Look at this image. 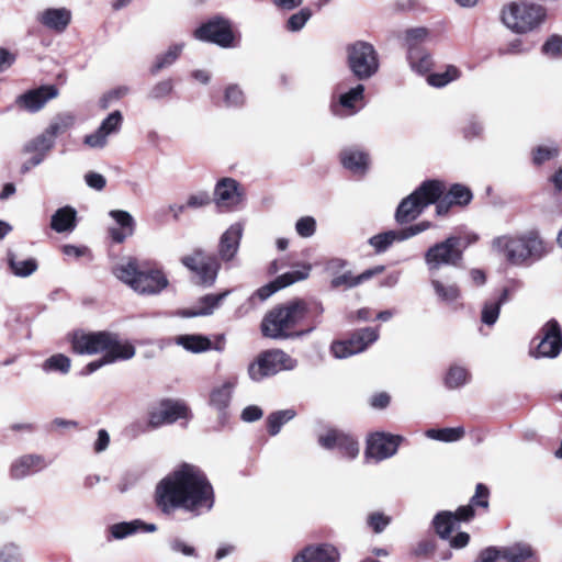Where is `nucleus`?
Instances as JSON below:
<instances>
[{"mask_svg":"<svg viewBox=\"0 0 562 562\" xmlns=\"http://www.w3.org/2000/svg\"><path fill=\"white\" fill-rule=\"evenodd\" d=\"M154 501L158 510L167 517L182 513L196 518L212 510L215 493L199 467L182 463L156 484Z\"/></svg>","mask_w":562,"mask_h":562,"instance_id":"obj_1","label":"nucleus"},{"mask_svg":"<svg viewBox=\"0 0 562 562\" xmlns=\"http://www.w3.org/2000/svg\"><path fill=\"white\" fill-rule=\"evenodd\" d=\"M323 306L319 303H307L303 300H292L284 304L278 305L269 311L260 325L262 336L271 339H289L302 337L312 333L319 319H315L314 325L305 330H295L297 324L306 317L311 312H315L317 316L322 315Z\"/></svg>","mask_w":562,"mask_h":562,"instance_id":"obj_2","label":"nucleus"},{"mask_svg":"<svg viewBox=\"0 0 562 562\" xmlns=\"http://www.w3.org/2000/svg\"><path fill=\"white\" fill-rule=\"evenodd\" d=\"M113 274L139 294L155 295L164 291L169 281L161 269L147 261L130 257L112 269Z\"/></svg>","mask_w":562,"mask_h":562,"instance_id":"obj_3","label":"nucleus"},{"mask_svg":"<svg viewBox=\"0 0 562 562\" xmlns=\"http://www.w3.org/2000/svg\"><path fill=\"white\" fill-rule=\"evenodd\" d=\"M492 247L514 266H529L547 252L543 239L535 231L496 237L492 241Z\"/></svg>","mask_w":562,"mask_h":562,"instance_id":"obj_4","label":"nucleus"},{"mask_svg":"<svg viewBox=\"0 0 562 562\" xmlns=\"http://www.w3.org/2000/svg\"><path fill=\"white\" fill-rule=\"evenodd\" d=\"M445 191L443 182L439 180L425 181L417 190L402 200L395 212V221L401 225L413 222L426 206L437 202Z\"/></svg>","mask_w":562,"mask_h":562,"instance_id":"obj_5","label":"nucleus"},{"mask_svg":"<svg viewBox=\"0 0 562 562\" xmlns=\"http://www.w3.org/2000/svg\"><path fill=\"white\" fill-rule=\"evenodd\" d=\"M546 16L541 5L527 2H512L502 10V21L515 33H527L539 26Z\"/></svg>","mask_w":562,"mask_h":562,"instance_id":"obj_6","label":"nucleus"},{"mask_svg":"<svg viewBox=\"0 0 562 562\" xmlns=\"http://www.w3.org/2000/svg\"><path fill=\"white\" fill-rule=\"evenodd\" d=\"M346 54L348 67L358 80H368L379 71V54L371 43H351L346 47Z\"/></svg>","mask_w":562,"mask_h":562,"instance_id":"obj_7","label":"nucleus"},{"mask_svg":"<svg viewBox=\"0 0 562 562\" xmlns=\"http://www.w3.org/2000/svg\"><path fill=\"white\" fill-rule=\"evenodd\" d=\"M297 360L281 349H271L261 352L248 367V375L259 382L265 378L277 374L280 371L295 369Z\"/></svg>","mask_w":562,"mask_h":562,"instance_id":"obj_8","label":"nucleus"},{"mask_svg":"<svg viewBox=\"0 0 562 562\" xmlns=\"http://www.w3.org/2000/svg\"><path fill=\"white\" fill-rule=\"evenodd\" d=\"M463 249L461 238L457 236H450L443 241L435 244L425 254L428 270L434 273L442 266H459L463 257Z\"/></svg>","mask_w":562,"mask_h":562,"instance_id":"obj_9","label":"nucleus"},{"mask_svg":"<svg viewBox=\"0 0 562 562\" xmlns=\"http://www.w3.org/2000/svg\"><path fill=\"white\" fill-rule=\"evenodd\" d=\"M183 266L190 269L204 285H212L220 270L218 259L202 249H195L191 255L181 259Z\"/></svg>","mask_w":562,"mask_h":562,"instance_id":"obj_10","label":"nucleus"},{"mask_svg":"<svg viewBox=\"0 0 562 562\" xmlns=\"http://www.w3.org/2000/svg\"><path fill=\"white\" fill-rule=\"evenodd\" d=\"M379 333L376 329L366 327L357 330L349 339L335 341L330 346L333 356L337 359H344L352 355L364 351L368 346L376 341Z\"/></svg>","mask_w":562,"mask_h":562,"instance_id":"obj_11","label":"nucleus"},{"mask_svg":"<svg viewBox=\"0 0 562 562\" xmlns=\"http://www.w3.org/2000/svg\"><path fill=\"white\" fill-rule=\"evenodd\" d=\"M194 36L204 42L227 48L235 46V36L231 23L224 19H214L195 30Z\"/></svg>","mask_w":562,"mask_h":562,"instance_id":"obj_12","label":"nucleus"},{"mask_svg":"<svg viewBox=\"0 0 562 562\" xmlns=\"http://www.w3.org/2000/svg\"><path fill=\"white\" fill-rule=\"evenodd\" d=\"M562 350V330L557 321H549L541 329L539 342L531 350L535 358H555Z\"/></svg>","mask_w":562,"mask_h":562,"instance_id":"obj_13","label":"nucleus"},{"mask_svg":"<svg viewBox=\"0 0 562 562\" xmlns=\"http://www.w3.org/2000/svg\"><path fill=\"white\" fill-rule=\"evenodd\" d=\"M474 517V509L471 505L460 506L456 512L442 510L435 515L432 527L437 536L448 540L457 525L461 521H469Z\"/></svg>","mask_w":562,"mask_h":562,"instance_id":"obj_14","label":"nucleus"},{"mask_svg":"<svg viewBox=\"0 0 562 562\" xmlns=\"http://www.w3.org/2000/svg\"><path fill=\"white\" fill-rule=\"evenodd\" d=\"M403 437L385 432H375L367 440L366 458L382 461L394 456Z\"/></svg>","mask_w":562,"mask_h":562,"instance_id":"obj_15","label":"nucleus"},{"mask_svg":"<svg viewBox=\"0 0 562 562\" xmlns=\"http://www.w3.org/2000/svg\"><path fill=\"white\" fill-rule=\"evenodd\" d=\"M189 407L181 401L164 400L149 413V425L159 427L164 424H172L181 418H188Z\"/></svg>","mask_w":562,"mask_h":562,"instance_id":"obj_16","label":"nucleus"},{"mask_svg":"<svg viewBox=\"0 0 562 562\" xmlns=\"http://www.w3.org/2000/svg\"><path fill=\"white\" fill-rule=\"evenodd\" d=\"M311 271V266H303L301 270H294L279 276L272 282L261 286L250 297L249 303L252 305L255 300H259L260 302L266 301L278 290L284 289L297 281L304 280L308 277Z\"/></svg>","mask_w":562,"mask_h":562,"instance_id":"obj_17","label":"nucleus"},{"mask_svg":"<svg viewBox=\"0 0 562 562\" xmlns=\"http://www.w3.org/2000/svg\"><path fill=\"white\" fill-rule=\"evenodd\" d=\"M109 342V333L97 331L86 333L77 330L71 335V347L74 352L79 355H94L103 352Z\"/></svg>","mask_w":562,"mask_h":562,"instance_id":"obj_18","label":"nucleus"},{"mask_svg":"<svg viewBox=\"0 0 562 562\" xmlns=\"http://www.w3.org/2000/svg\"><path fill=\"white\" fill-rule=\"evenodd\" d=\"M122 121L123 117L121 112L113 111L101 122L95 132L85 136V145L95 149L104 148L108 144V137L121 130Z\"/></svg>","mask_w":562,"mask_h":562,"instance_id":"obj_19","label":"nucleus"},{"mask_svg":"<svg viewBox=\"0 0 562 562\" xmlns=\"http://www.w3.org/2000/svg\"><path fill=\"white\" fill-rule=\"evenodd\" d=\"M319 445L325 449H339L342 456L355 459L359 453V443L351 436L338 430H329L319 436Z\"/></svg>","mask_w":562,"mask_h":562,"instance_id":"obj_20","label":"nucleus"},{"mask_svg":"<svg viewBox=\"0 0 562 562\" xmlns=\"http://www.w3.org/2000/svg\"><path fill=\"white\" fill-rule=\"evenodd\" d=\"M54 145L55 139L46 131L27 142L24 145L23 150L25 153H33L34 155L29 161H25L22 165V172H26L32 167L38 166L44 160L47 153L54 147Z\"/></svg>","mask_w":562,"mask_h":562,"instance_id":"obj_21","label":"nucleus"},{"mask_svg":"<svg viewBox=\"0 0 562 562\" xmlns=\"http://www.w3.org/2000/svg\"><path fill=\"white\" fill-rule=\"evenodd\" d=\"M214 196L218 206L227 209L235 207L243 201L239 184L232 178H224L217 182Z\"/></svg>","mask_w":562,"mask_h":562,"instance_id":"obj_22","label":"nucleus"},{"mask_svg":"<svg viewBox=\"0 0 562 562\" xmlns=\"http://www.w3.org/2000/svg\"><path fill=\"white\" fill-rule=\"evenodd\" d=\"M58 90L55 86H42L30 90L16 99V103L30 112L41 110L47 101L57 97Z\"/></svg>","mask_w":562,"mask_h":562,"instance_id":"obj_23","label":"nucleus"},{"mask_svg":"<svg viewBox=\"0 0 562 562\" xmlns=\"http://www.w3.org/2000/svg\"><path fill=\"white\" fill-rule=\"evenodd\" d=\"M109 215L116 226L109 228V235L114 243L122 244L126 238L134 235L136 222L131 213L123 210H112Z\"/></svg>","mask_w":562,"mask_h":562,"instance_id":"obj_24","label":"nucleus"},{"mask_svg":"<svg viewBox=\"0 0 562 562\" xmlns=\"http://www.w3.org/2000/svg\"><path fill=\"white\" fill-rule=\"evenodd\" d=\"M437 200L436 211L438 215H445L452 205H467L471 202L473 195L471 190L460 183L452 184L448 192Z\"/></svg>","mask_w":562,"mask_h":562,"instance_id":"obj_25","label":"nucleus"},{"mask_svg":"<svg viewBox=\"0 0 562 562\" xmlns=\"http://www.w3.org/2000/svg\"><path fill=\"white\" fill-rule=\"evenodd\" d=\"M243 232V224L234 223L223 233L218 244V256L223 261H231L236 256Z\"/></svg>","mask_w":562,"mask_h":562,"instance_id":"obj_26","label":"nucleus"},{"mask_svg":"<svg viewBox=\"0 0 562 562\" xmlns=\"http://www.w3.org/2000/svg\"><path fill=\"white\" fill-rule=\"evenodd\" d=\"M338 558L335 547L319 544L306 547L293 558V562H336Z\"/></svg>","mask_w":562,"mask_h":562,"instance_id":"obj_27","label":"nucleus"},{"mask_svg":"<svg viewBox=\"0 0 562 562\" xmlns=\"http://www.w3.org/2000/svg\"><path fill=\"white\" fill-rule=\"evenodd\" d=\"M45 467L44 459L37 454L22 456L12 462L10 476L13 480H21L36 473Z\"/></svg>","mask_w":562,"mask_h":562,"instance_id":"obj_28","label":"nucleus"},{"mask_svg":"<svg viewBox=\"0 0 562 562\" xmlns=\"http://www.w3.org/2000/svg\"><path fill=\"white\" fill-rule=\"evenodd\" d=\"M229 294V291H225L220 294H207L199 299L195 307L184 308L178 312V315L182 317H194L202 315H210L221 304V302Z\"/></svg>","mask_w":562,"mask_h":562,"instance_id":"obj_29","label":"nucleus"},{"mask_svg":"<svg viewBox=\"0 0 562 562\" xmlns=\"http://www.w3.org/2000/svg\"><path fill=\"white\" fill-rule=\"evenodd\" d=\"M71 20V12L66 8L46 9L38 15V21L49 30L63 32Z\"/></svg>","mask_w":562,"mask_h":562,"instance_id":"obj_30","label":"nucleus"},{"mask_svg":"<svg viewBox=\"0 0 562 562\" xmlns=\"http://www.w3.org/2000/svg\"><path fill=\"white\" fill-rule=\"evenodd\" d=\"M237 384L235 379L225 381L222 385L215 386L210 394V405L214 407L221 415H226L229 406L233 391Z\"/></svg>","mask_w":562,"mask_h":562,"instance_id":"obj_31","label":"nucleus"},{"mask_svg":"<svg viewBox=\"0 0 562 562\" xmlns=\"http://www.w3.org/2000/svg\"><path fill=\"white\" fill-rule=\"evenodd\" d=\"M105 357L110 363L128 360L135 356V348L127 341H120L115 335L109 334V342L106 348L103 350Z\"/></svg>","mask_w":562,"mask_h":562,"instance_id":"obj_32","label":"nucleus"},{"mask_svg":"<svg viewBox=\"0 0 562 562\" xmlns=\"http://www.w3.org/2000/svg\"><path fill=\"white\" fill-rule=\"evenodd\" d=\"M77 225V211L71 206L58 209L50 220V227L57 233L72 232Z\"/></svg>","mask_w":562,"mask_h":562,"instance_id":"obj_33","label":"nucleus"},{"mask_svg":"<svg viewBox=\"0 0 562 562\" xmlns=\"http://www.w3.org/2000/svg\"><path fill=\"white\" fill-rule=\"evenodd\" d=\"M383 270H384L383 266H376L372 269H368V270L363 271L362 273H360L357 277H353L350 272H346L341 276L334 278L331 280V285L334 288H338L341 285H345L347 288H352V286H356L364 281H368L373 276L381 273Z\"/></svg>","mask_w":562,"mask_h":562,"instance_id":"obj_34","label":"nucleus"},{"mask_svg":"<svg viewBox=\"0 0 562 562\" xmlns=\"http://www.w3.org/2000/svg\"><path fill=\"white\" fill-rule=\"evenodd\" d=\"M502 558L506 562H527L535 558V551L530 544L517 542L502 548Z\"/></svg>","mask_w":562,"mask_h":562,"instance_id":"obj_35","label":"nucleus"},{"mask_svg":"<svg viewBox=\"0 0 562 562\" xmlns=\"http://www.w3.org/2000/svg\"><path fill=\"white\" fill-rule=\"evenodd\" d=\"M341 162L353 173H363L368 168L369 159L368 155L362 151L347 149L341 154Z\"/></svg>","mask_w":562,"mask_h":562,"instance_id":"obj_36","label":"nucleus"},{"mask_svg":"<svg viewBox=\"0 0 562 562\" xmlns=\"http://www.w3.org/2000/svg\"><path fill=\"white\" fill-rule=\"evenodd\" d=\"M406 240L403 229L387 231L384 233L376 234L369 239V244L374 248L376 252H384L395 241Z\"/></svg>","mask_w":562,"mask_h":562,"instance_id":"obj_37","label":"nucleus"},{"mask_svg":"<svg viewBox=\"0 0 562 562\" xmlns=\"http://www.w3.org/2000/svg\"><path fill=\"white\" fill-rule=\"evenodd\" d=\"M508 301V290L504 289L502 294L494 300L485 302L481 319L484 324L494 325L498 318L501 306Z\"/></svg>","mask_w":562,"mask_h":562,"instance_id":"obj_38","label":"nucleus"},{"mask_svg":"<svg viewBox=\"0 0 562 562\" xmlns=\"http://www.w3.org/2000/svg\"><path fill=\"white\" fill-rule=\"evenodd\" d=\"M176 342L194 353L206 351L212 345L211 340L202 335H180L176 337Z\"/></svg>","mask_w":562,"mask_h":562,"instance_id":"obj_39","label":"nucleus"},{"mask_svg":"<svg viewBox=\"0 0 562 562\" xmlns=\"http://www.w3.org/2000/svg\"><path fill=\"white\" fill-rule=\"evenodd\" d=\"M407 58L412 69L418 74H426L432 67V58L424 48H411Z\"/></svg>","mask_w":562,"mask_h":562,"instance_id":"obj_40","label":"nucleus"},{"mask_svg":"<svg viewBox=\"0 0 562 562\" xmlns=\"http://www.w3.org/2000/svg\"><path fill=\"white\" fill-rule=\"evenodd\" d=\"M461 71L453 65H448L441 72H434L427 76V82L435 88L446 87L448 83L459 79Z\"/></svg>","mask_w":562,"mask_h":562,"instance_id":"obj_41","label":"nucleus"},{"mask_svg":"<svg viewBox=\"0 0 562 562\" xmlns=\"http://www.w3.org/2000/svg\"><path fill=\"white\" fill-rule=\"evenodd\" d=\"M471 379L470 372L461 366H451L445 376V385L454 390L469 383Z\"/></svg>","mask_w":562,"mask_h":562,"instance_id":"obj_42","label":"nucleus"},{"mask_svg":"<svg viewBox=\"0 0 562 562\" xmlns=\"http://www.w3.org/2000/svg\"><path fill=\"white\" fill-rule=\"evenodd\" d=\"M364 86L358 83L356 87L339 95V104L348 111V114L358 112L356 103L363 100Z\"/></svg>","mask_w":562,"mask_h":562,"instance_id":"obj_43","label":"nucleus"},{"mask_svg":"<svg viewBox=\"0 0 562 562\" xmlns=\"http://www.w3.org/2000/svg\"><path fill=\"white\" fill-rule=\"evenodd\" d=\"M75 124V116L71 113L57 114L46 127V132L56 139L57 136L66 133Z\"/></svg>","mask_w":562,"mask_h":562,"instance_id":"obj_44","label":"nucleus"},{"mask_svg":"<svg viewBox=\"0 0 562 562\" xmlns=\"http://www.w3.org/2000/svg\"><path fill=\"white\" fill-rule=\"evenodd\" d=\"M140 524V519H134L131 521H122L117 524H113L108 528L110 533L109 540H122L130 536L137 533L136 526Z\"/></svg>","mask_w":562,"mask_h":562,"instance_id":"obj_45","label":"nucleus"},{"mask_svg":"<svg viewBox=\"0 0 562 562\" xmlns=\"http://www.w3.org/2000/svg\"><path fill=\"white\" fill-rule=\"evenodd\" d=\"M295 417V411L283 409L271 413L267 418L268 431L271 436L280 432L281 427Z\"/></svg>","mask_w":562,"mask_h":562,"instance_id":"obj_46","label":"nucleus"},{"mask_svg":"<svg viewBox=\"0 0 562 562\" xmlns=\"http://www.w3.org/2000/svg\"><path fill=\"white\" fill-rule=\"evenodd\" d=\"M8 261H9V266H10L12 272L16 277H21V278L29 277L33 272H35L37 269V262L33 258L19 260L15 258V256H13L12 254H9Z\"/></svg>","mask_w":562,"mask_h":562,"instance_id":"obj_47","label":"nucleus"},{"mask_svg":"<svg viewBox=\"0 0 562 562\" xmlns=\"http://www.w3.org/2000/svg\"><path fill=\"white\" fill-rule=\"evenodd\" d=\"M426 436L430 439L453 442L460 440L464 436V428H441V429H428Z\"/></svg>","mask_w":562,"mask_h":562,"instance_id":"obj_48","label":"nucleus"},{"mask_svg":"<svg viewBox=\"0 0 562 562\" xmlns=\"http://www.w3.org/2000/svg\"><path fill=\"white\" fill-rule=\"evenodd\" d=\"M431 284L440 301L453 303L460 297V289L457 284H443L439 280H432Z\"/></svg>","mask_w":562,"mask_h":562,"instance_id":"obj_49","label":"nucleus"},{"mask_svg":"<svg viewBox=\"0 0 562 562\" xmlns=\"http://www.w3.org/2000/svg\"><path fill=\"white\" fill-rule=\"evenodd\" d=\"M182 47V44L172 45L165 54L157 56L156 63L151 68V72L157 74L159 70L173 64L176 59L179 57Z\"/></svg>","mask_w":562,"mask_h":562,"instance_id":"obj_50","label":"nucleus"},{"mask_svg":"<svg viewBox=\"0 0 562 562\" xmlns=\"http://www.w3.org/2000/svg\"><path fill=\"white\" fill-rule=\"evenodd\" d=\"M70 366L71 361L67 356L57 353L45 360L43 363V370L45 372L58 371L61 373H68Z\"/></svg>","mask_w":562,"mask_h":562,"instance_id":"obj_51","label":"nucleus"},{"mask_svg":"<svg viewBox=\"0 0 562 562\" xmlns=\"http://www.w3.org/2000/svg\"><path fill=\"white\" fill-rule=\"evenodd\" d=\"M405 34L407 50L409 52L413 47L422 48L419 44L428 37V30L425 27H415L407 30Z\"/></svg>","mask_w":562,"mask_h":562,"instance_id":"obj_52","label":"nucleus"},{"mask_svg":"<svg viewBox=\"0 0 562 562\" xmlns=\"http://www.w3.org/2000/svg\"><path fill=\"white\" fill-rule=\"evenodd\" d=\"M311 16V10L308 8H303L297 13H294L289 18L286 29L292 32H297L303 29Z\"/></svg>","mask_w":562,"mask_h":562,"instance_id":"obj_53","label":"nucleus"},{"mask_svg":"<svg viewBox=\"0 0 562 562\" xmlns=\"http://www.w3.org/2000/svg\"><path fill=\"white\" fill-rule=\"evenodd\" d=\"M542 53L552 58L562 56V37L560 35H551L541 48Z\"/></svg>","mask_w":562,"mask_h":562,"instance_id":"obj_54","label":"nucleus"},{"mask_svg":"<svg viewBox=\"0 0 562 562\" xmlns=\"http://www.w3.org/2000/svg\"><path fill=\"white\" fill-rule=\"evenodd\" d=\"M295 231L299 236L308 238L315 234L316 221L312 216H303L295 223Z\"/></svg>","mask_w":562,"mask_h":562,"instance_id":"obj_55","label":"nucleus"},{"mask_svg":"<svg viewBox=\"0 0 562 562\" xmlns=\"http://www.w3.org/2000/svg\"><path fill=\"white\" fill-rule=\"evenodd\" d=\"M224 99L227 106H240L245 102L244 92L237 85H231L226 88Z\"/></svg>","mask_w":562,"mask_h":562,"instance_id":"obj_56","label":"nucleus"},{"mask_svg":"<svg viewBox=\"0 0 562 562\" xmlns=\"http://www.w3.org/2000/svg\"><path fill=\"white\" fill-rule=\"evenodd\" d=\"M211 201V196L207 192L200 191L188 196L186 206L188 210H199L209 205Z\"/></svg>","mask_w":562,"mask_h":562,"instance_id":"obj_57","label":"nucleus"},{"mask_svg":"<svg viewBox=\"0 0 562 562\" xmlns=\"http://www.w3.org/2000/svg\"><path fill=\"white\" fill-rule=\"evenodd\" d=\"M558 155V148L555 146L546 147L539 146L533 150L532 161L535 165H542L547 160Z\"/></svg>","mask_w":562,"mask_h":562,"instance_id":"obj_58","label":"nucleus"},{"mask_svg":"<svg viewBox=\"0 0 562 562\" xmlns=\"http://www.w3.org/2000/svg\"><path fill=\"white\" fill-rule=\"evenodd\" d=\"M172 91V81L171 80H162L156 83L149 91L148 98L151 100H159L168 94H170Z\"/></svg>","mask_w":562,"mask_h":562,"instance_id":"obj_59","label":"nucleus"},{"mask_svg":"<svg viewBox=\"0 0 562 562\" xmlns=\"http://www.w3.org/2000/svg\"><path fill=\"white\" fill-rule=\"evenodd\" d=\"M391 522V518L382 513H373L368 517V524L374 532L381 533Z\"/></svg>","mask_w":562,"mask_h":562,"instance_id":"obj_60","label":"nucleus"},{"mask_svg":"<svg viewBox=\"0 0 562 562\" xmlns=\"http://www.w3.org/2000/svg\"><path fill=\"white\" fill-rule=\"evenodd\" d=\"M488 488L483 484H477L475 488V494L472 496L469 505L480 506L483 508H487L488 506Z\"/></svg>","mask_w":562,"mask_h":562,"instance_id":"obj_61","label":"nucleus"},{"mask_svg":"<svg viewBox=\"0 0 562 562\" xmlns=\"http://www.w3.org/2000/svg\"><path fill=\"white\" fill-rule=\"evenodd\" d=\"M86 184L95 190L102 191L106 186V179L103 175L94 171H89L85 175Z\"/></svg>","mask_w":562,"mask_h":562,"instance_id":"obj_62","label":"nucleus"},{"mask_svg":"<svg viewBox=\"0 0 562 562\" xmlns=\"http://www.w3.org/2000/svg\"><path fill=\"white\" fill-rule=\"evenodd\" d=\"M130 92V89L128 87L126 86H121V87H117L113 90H110L108 93H105L103 95V98L101 99V105L103 109L108 108L109 104L113 101V100H119L123 97H125L127 93Z\"/></svg>","mask_w":562,"mask_h":562,"instance_id":"obj_63","label":"nucleus"},{"mask_svg":"<svg viewBox=\"0 0 562 562\" xmlns=\"http://www.w3.org/2000/svg\"><path fill=\"white\" fill-rule=\"evenodd\" d=\"M498 558H502V548L488 547L481 551L479 562H496Z\"/></svg>","mask_w":562,"mask_h":562,"instance_id":"obj_64","label":"nucleus"}]
</instances>
